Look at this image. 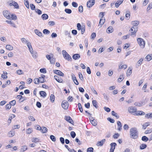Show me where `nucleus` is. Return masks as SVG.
<instances>
[{"label":"nucleus","mask_w":152,"mask_h":152,"mask_svg":"<svg viewBox=\"0 0 152 152\" xmlns=\"http://www.w3.org/2000/svg\"><path fill=\"white\" fill-rule=\"evenodd\" d=\"M70 134L71 137L73 138H75L76 136V134L75 132L73 131H72L71 132Z\"/></svg>","instance_id":"nucleus-63"},{"label":"nucleus","mask_w":152,"mask_h":152,"mask_svg":"<svg viewBox=\"0 0 152 152\" xmlns=\"http://www.w3.org/2000/svg\"><path fill=\"white\" fill-rule=\"evenodd\" d=\"M70 31H65L64 32V34L66 36H68L69 37L71 38V36H70Z\"/></svg>","instance_id":"nucleus-47"},{"label":"nucleus","mask_w":152,"mask_h":152,"mask_svg":"<svg viewBox=\"0 0 152 152\" xmlns=\"http://www.w3.org/2000/svg\"><path fill=\"white\" fill-rule=\"evenodd\" d=\"M145 58L148 61H150L152 59V54H151V56L149 54L148 55L146 56Z\"/></svg>","instance_id":"nucleus-37"},{"label":"nucleus","mask_w":152,"mask_h":152,"mask_svg":"<svg viewBox=\"0 0 152 152\" xmlns=\"http://www.w3.org/2000/svg\"><path fill=\"white\" fill-rule=\"evenodd\" d=\"M112 115L113 116L115 117L117 119H118L119 118V116L118 114L116 113L114 111H112L111 112Z\"/></svg>","instance_id":"nucleus-30"},{"label":"nucleus","mask_w":152,"mask_h":152,"mask_svg":"<svg viewBox=\"0 0 152 152\" xmlns=\"http://www.w3.org/2000/svg\"><path fill=\"white\" fill-rule=\"evenodd\" d=\"M114 31L113 28V27L111 26H110L108 27L107 30V32L108 33H111L113 32Z\"/></svg>","instance_id":"nucleus-22"},{"label":"nucleus","mask_w":152,"mask_h":152,"mask_svg":"<svg viewBox=\"0 0 152 152\" xmlns=\"http://www.w3.org/2000/svg\"><path fill=\"white\" fill-rule=\"evenodd\" d=\"M40 130L42 133H45L47 132L48 129L46 127L44 126L42 127H40Z\"/></svg>","instance_id":"nucleus-21"},{"label":"nucleus","mask_w":152,"mask_h":152,"mask_svg":"<svg viewBox=\"0 0 152 152\" xmlns=\"http://www.w3.org/2000/svg\"><path fill=\"white\" fill-rule=\"evenodd\" d=\"M95 0H89L87 3V6L88 7L90 8L92 7L95 4Z\"/></svg>","instance_id":"nucleus-5"},{"label":"nucleus","mask_w":152,"mask_h":152,"mask_svg":"<svg viewBox=\"0 0 152 152\" xmlns=\"http://www.w3.org/2000/svg\"><path fill=\"white\" fill-rule=\"evenodd\" d=\"M3 13L4 16L7 19H8L10 18V14L8 11L7 10H4L3 11Z\"/></svg>","instance_id":"nucleus-8"},{"label":"nucleus","mask_w":152,"mask_h":152,"mask_svg":"<svg viewBox=\"0 0 152 152\" xmlns=\"http://www.w3.org/2000/svg\"><path fill=\"white\" fill-rule=\"evenodd\" d=\"M128 111L129 113H133L134 115V114H136L137 113V108L135 107H130L128 108Z\"/></svg>","instance_id":"nucleus-4"},{"label":"nucleus","mask_w":152,"mask_h":152,"mask_svg":"<svg viewBox=\"0 0 152 152\" xmlns=\"http://www.w3.org/2000/svg\"><path fill=\"white\" fill-rule=\"evenodd\" d=\"M32 141L33 142L37 143V142H39V139L37 138L34 137L32 139Z\"/></svg>","instance_id":"nucleus-44"},{"label":"nucleus","mask_w":152,"mask_h":152,"mask_svg":"<svg viewBox=\"0 0 152 152\" xmlns=\"http://www.w3.org/2000/svg\"><path fill=\"white\" fill-rule=\"evenodd\" d=\"M80 58V55L78 54H75L73 55L72 58L75 60H77Z\"/></svg>","instance_id":"nucleus-24"},{"label":"nucleus","mask_w":152,"mask_h":152,"mask_svg":"<svg viewBox=\"0 0 152 152\" xmlns=\"http://www.w3.org/2000/svg\"><path fill=\"white\" fill-rule=\"evenodd\" d=\"M90 88L91 90V91L95 94H97V92L96 91V90H95L94 88V87L92 86H91L90 87Z\"/></svg>","instance_id":"nucleus-51"},{"label":"nucleus","mask_w":152,"mask_h":152,"mask_svg":"<svg viewBox=\"0 0 152 152\" xmlns=\"http://www.w3.org/2000/svg\"><path fill=\"white\" fill-rule=\"evenodd\" d=\"M145 117L147 118H152V113H147L145 115Z\"/></svg>","instance_id":"nucleus-59"},{"label":"nucleus","mask_w":152,"mask_h":152,"mask_svg":"<svg viewBox=\"0 0 152 152\" xmlns=\"http://www.w3.org/2000/svg\"><path fill=\"white\" fill-rule=\"evenodd\" d=\"M141 140L142 141L146 142L148 140V138L147 137L144 136L142 137Z\"/></svg>","instance_id":"nucleus-41"},{"label":"nucleus","mask_w":152,"mask_h":152,"mask_svg":"<svg viewBox=\"0 0 152 152\" xmlns=\"http://www.w3.org/2000/svg\"><path fill=\"white\" fill-rule=\"evenodd\" d=\"M53 72L61 76H63L64 75V73L60 70H54L53 71Z\"/></svg>","instance_id":"nucleus-11"},{"label":"nucleus","mask_w":152,"mask_h":152,"mask_svg":"<svg viewBox=\"0 0 152 152\" xmlns=\"http://www.w3.org/2000/svg\"><path fill=\"white\" fill-rule=\"evenodd\" d=\"M27 45L29 49V50L30 52H31L32 51H33L30 42H28L27 43Z\"/></svg>","instance_id":"nucleus-26"},{"label":"nucleus","mask_w":152,"mask_h":152,"mask_svg":"<svg viewBox=\"0 0 152 152\" xmlns=\"http://www.w3.org/2000/svg\"><path fill=\"white\" fill-rule=\"evenodd\" d=\"M54 78L59 83H62L63 81V79L61 77H59L57 75L54 76Z\"/></svg>","instance_id":"nucleus-14"},{"label":"nucleus","mask_w":152,"mask_h":152,"mask_svg":"<svg viewBox=\"0 0 152 152\" xmlns=\"http://www.w3.org/2000/svg\"><path fill=\"white\" fill-rule=\"evenodd\" d=\"M147 147V145L145 144H142L140 146V149H143Z\"/></svg>","instance_id":"nucleus-42"},{"label":"nucleus","mask_w":152,"mask_h":152,"mask_svg":"<svg viewBox=\"0 0 152 152\" xmlns=\"http://www.w3.org/2000/svg\"><path fill=\"white\" fill-rule=\"evenodd\" d=\"M50 98L52 102H53L55 100V96L53 94H51L50 96Z\"/></svg>","instance_id":"nucleus-62"},{"label":"nucleus","mask_w":152,"mask_h":152,"mask_svg":"<svg viewBox=\"0 0 152 152\" xmlns=\"http://www.w3.org/2000/svg\"><path fill=\"white\" fill-rule=\"evenodd\" d=\"M92 104L96 108H98V106L97 105V102L96 100H93L92 101Z\"/></svg>","instance_id":"nucleus-35"},{"label":"nucleus","mask_w":152,"mask_h":152,"mask_svg":"<svg viewBox=\"0 0 152 152\" xmlns=\"http://www.w3.org/2000/svg\"><path fill=\"white\" fill-rule=\"evenodd\" d=\"M9 5L10 6H13L16 9H19V6L18 3L13 1H10V2L9 4Z\"/></svg>","instance_id":"nucleus-6"},{"label":"nucleus","mask_w":152,"mask_h":152,"mask_svg":"<svg viewBox=\"0 0 152 152\" xmlns=\"http://www.w3.org/2000/svg\"><path fill=\"white\" fill-rule=\"evenodd\" d=\"M124 0H118L115 4V6L116 8L118 7L122 3Z\"/></svg>","instance_id":"nucleus-20"},{"label":"nucleus","mask_w":152,"mask_h":152,"mask_svg":"<svg viewBox=\"0 0 152 152\" xmlns=\"http://www.w3.org/2000/svg\"><path fill=\"white\" fill-rule=\"evenodd\" d=\"M132 24L133 25L137 26L139 24V22L138 21H134L132 22Z\"/></svg>","instance_id":"nucleus-33"},{"label":"nucleus","mask_w":152,"mask_h":152,"mask_svg":"<svg viewBox=\"0 0 152 152\" xmlns=\"http://www.w3.org/2000/svg\"><path fill=\"white\" fill-rule=\"evenodd\" d=\"M62 107L65 110L67 109L69 106L68 103L67 101H64L61 104Z\"/></svg>","instance_id":"nucleus-7"},{"label":"nucleus","mask_w":152,"mask_h":152,"mask_svg":"<svg viewBox=\"0 0 152 152\" xmlns=\"http://www.w3.org/2000/svg\"><path fill=\"white\" fill-rule=\"evenodd\" d=\"M150 124L149 122H148L145 123L142 125L143 128L144 129H146V127Z\"/></svg>","instance_id":"nucleus-46"},{"label":"nucleus","mask_w":152,"mask_h":152,"mask_svg":"<svg viewBox=\"0 0 152 152\" xmlns=\"http://www.w3.org/2000/svg\"><path fill=\"white\" fill-rule=\"evenodd\" d=\"M50 139L53 142H55L56 140V138L53 135H51L50 136Z\"/></svg>","instance_id":"nucleus-58"},{"label":"nucleus","mask_w":152,"mask_h":152,"mask_svg":"<svg viewBox=\"0 0 152 152\" xmlns=\"http://www.w3.org/2000/svg\"><path fill=\"white\" fill-rule=\"evenodd\" d=\"M127 67V66L126 64H124V65H123L121 66V67H120V66H119L118 70H119V69H123V68L124 69H126Z\"/></svg>","instance_id":"nucleus-55"},{"label":"nucleus","mask_w":152,"mask_h":152,"mask_svg":"<svg viewBox=\"0 0 152 152\" xmlns=\"http://www.w3.org/2000/svg\"><path fill=\"white\" fill-rule=\"evenodd\" d=\"M39 80V83H43L45 81V79H44L42 77H39L38 78Z\"/></svg>","instance_id":"nucleus-40"},{"label":"nucleus","mask_w":152,"mask_h":152,"mask_svg":"<svg viewBox=\"0 0 152 152\" xmlns=\"http://www.w3.org/2000/svg\"><path fill=\"white\" fill-rule=\"evenodd\" d=\"M64 11L66 13L68 14H70L72 12L71 10L69 9L66 8L65 9Z\"/></svg>","instance_id":"nucleus-52"},{"label":"nucleus","mask_w":152,"mask_h":152,"mask_svg":"<svg viewBox=\"0 0 152 152\" xmlns=\"http://www.w3.org/2000/svg\"><path fill=\"white\" fill-rule=\"evenodd\" d=\"M15 132L13 130H12L8 133V136L10 137H11L14 136L15 135Z\"/></svg>","instance_id":"nucleus-17"},{"label":"nucleus","mask_w":152,"mask_h":152,"mask_svg":"<svg viewBox=\"0 0 152 152\" xmlns=\"http://www.w3.org/2000/svg\"><path fill=\"white\" fill-rule=\"evenodd\" d=\"M137 41L140 47L143 48L145 47V41L141 38H137Z\"/></svg>","instance_id":"nucleus-2"},{"label":"nucleus","mask_w":152,"mask_h":152,"mask_svg":"<svg viewBox=\"0 0 152 152\" xmlns=\"http://www.w3.org/2000/svg\"><path fill=\"white\" fill-rule=\"evenodd\" d=\"M145 114V113L144 112L141 111H137V113L136 114H134V115H142Z\"/></svg>","instance_id":"nucleus-27"},{"label":"nucleus","mask_w":152,"mask_h":152,"mask_svg":"<svg viewBox=\"0 0 152 152\" xmlns=\"http://www.w3.org/2000/svg\"><path fill=\"white\" fill-rule=\"evenodd\" d=\"M105 22V19L104 18H101L100 20L99 25H100L102 27V25L104 24Z\"/></svg>","instance_id":"nucleus-18"},{"label":"nucleus","mask_w":152,"mask_h":152,"mask_svg":"<svg viewBox=\"0 0 152 152\" xmlns=\"http://www.w3.org/2000/svg\"><path fill=\"white\" fill-rule=\"evenodd\" d=\"M43 32L45 34H49L50 33V31L48 30L45 29L43 30Z\"/></svg>","instance_id":"nucleus-45"},{"label":"nucleus","mask_w":152,"mask_h":152,"mask_svg":"<svg viewBox=\"0 0 152 152\" xmlns=\"http://www.w3.org/2000/svg\"><path fill=\"white\" fill-rule=\"evenodd\" d=\"M17 97L18 99H20L19 101L20 102H23L26 100L25 98H24L23 100H22V99L23 98V96L21 95H17Z\"/></svg>","instance_id":"nucleus-32"},{"label":"nucleus","mask_w":152,"mask_h":152,"mask_svg":"<svg viewBox=\"0 0 152 152\" xmlns=\"http://www.w3.org/2000/svg\"><path fill=\"white\" fill-rule=\"evenodd\" d=\"M64 119L70 123L73 124V121L72 118L70 116H65L64 117Z\"/></svg>","instance_id":"nucleus-10"},{"label":"nucleus","mask_w":152,"mask_h":152,"mask_svg":"<svg viewBox=\"0 0 152 152\" xmlns=\"http://www.w3.org/2000/svg\"><path fill=\"white\" fill-rule=\"evenodd\" d=\"M50 61L51 64H54L56 61V59L55 58L52 57L51 58L50 60Z\"/></svg>","instance_id":"nucleus-50"},{"label":"nucleus","mask_w":152,"mask_h":152,"mask_svg":"<svg viewBox=\"0 0 152 152\" xmlns=\"http://www.w3.org/2000/svg\"><path fill=\"white\" fill-rule=\"evenodd\" d=\"M62 54L64 58L68 61L72 60L71 56L68 53L64 50L62 51Z\"/></svg>","instance_id":"nucleus-3"},{"label":"nucleus","mask_w":152,"mask_h":152,"mask_svg":"<svg viewBox=\"0 0 152 152\" xmlns=\"http://www.w3.org/2000/svg\"><path fill=\"white\" fill-rule=\"evenodd\" d=\"M11 107V104H7L6 105V109L7 110H9Z\"/></svg>","instance_id":"nucleus-61"},{"label":"nucleus","mask_w":152,"mask_h":152,"mask_svg":"<svg viewBox=\"0 0 152 152\" xmlns=\"http://www.w3.org/2000/svg\"><path fill=\"white\" fill-rule=\"evenodd\" d=\"M16 102L15 100H13L12 101H11L10 102V104H11V106H13L14 105H15L16 104Z\"/></svg>","instance_id":"nucleus-60"},{"label":"nucleus","mask_w":152,"mask_h":152,"mask_svg":"<svg viewBox=\"0 0 152 152\" xmlns=\"http://www.w3.org/2000/svg\"><path fill=\"white\" fill-rule=\"evenodd\" d=\"M6 49L9 50H11L13 49V47L10 45H7L6 46Z\"/></svg>","instance_id":"nucleus-28"},{"label":"nucleus","mask_w":152,"mask_h":152,"mask_svg":"<svg viewBox=\"0 0 152 152\" xmlns=\"http://www.w3.org/2000/svg\"><path fill=\"white\" fill-rule=\"evenodd\" d=\"M105 139H104L101 140L100 141L98 142L97 144V145L98 146H102L103 144L105 142Z\"/></svg>","instance_id":"nucleus-19"},{"label":"nucleus","mask_w":152,"mask_h":152,"mask_svg":"<svg viewBox=\"0 0 152 152\" xmlns=\"http://www.w3.org/2000/svg\"><path fill=\"white\" fill-rule=\"evenodd\" d=\"M94 148L92 147L88 148L87 149V152H93Z\"/></svg>","instance_id":"nucleus-64"},{"label":"nucleus","mask_w":152,"mask_h":152,"mask_svg":"<svg viewBox=\"0 0 152 152\" xmlns=\"http://www.w3.org/2000/svg\"><path fill=\"white\" fill-rule=\"evenodd\" d=\"M21 149L23 151H25L27 149V147L26 145H24L21 147Z\"/></svg>","instance_id":"nucleus-53"},{"label":"nucleus","mask_w":152,"mask_h":152,"mask_svg":"<svg viewBox=\"0 0 152 152\" xmlns=\"http://www.w3.org/2000/svg\"><path fill=\"white\" fill-rule=\"evenodd\" d=\"M90 122L93 126H96L97 125V123L95 120V119H93V120H92Z\"/></svg>","instance_id":"nucleus-48"},{"label":"nucleus","mask_w":152,"mask_h":152,"mask_svg":"<svg viewBox=\"0 0 152 152\" xmlns=\"http://www.w3.org/2000/svg\"><path fill=\"white\" fill-rule=\"evenodd\" d=\"M152 8V2L149 4L146 9L147 11L148 12Z\"/></svg>","instance_id":"nucleus-39"},{"label":"nucleus","mask_w":152,"mask_h":152,"mask_svg":"<svg viewBox=\"0 0 152 152\" xmlns=\"http://www.w3.org/2000/svg\"><path fill=\"white\" fill-rule=\"evenodd\" d=\"M81 30V33L82 34H83L85 32V26H82Z\"/></svg>","instance_id":"nucleus-57"},{"label":"nucleus","mask_w":152,"mask_h":152,"mask_svg":"<svg viewBox=\"0 0 152 152\" xmlns=\"http://www.w3.org/2000/svg\"><path fill=\"white\" fill-rule=\"evenodd\" d=\"M111 148L110 149V152H113L115 148V146L117 145L115 142H112L110 144Z\"/></svg>","instance_id":"nucleus-9"},{"label":"nucleus","mask_w":152,"mask_h":152,"mask_svg":"<svg viewBox=\"0 0 152 152\" xmlns=\"http://www.w3.org/2000/svg\"><path fill=\"white\" fill-rule=\"evenodd\" d=\"M30 53L32 54V56L34 58H37V54L36 51H32Z\"/></svg>","instance_id":"nucleus-25"},{"label":"nucleus","mask_w":152,"mask_h":152,"mask_svg":"<svg viewBox=\"0 0 152 152\" xmlns=\"http://www.w3.org/2000/svg\"><path fill=\"white\" fill-rule=\"evenodd\" d=\"M10 18L8 19H12L14 20H16L17 19V17L13 14H12L11 16L10 15Z\"/></svg>","instance_id":"nucleus-29"},{"label":"nucleus","mask_w":152,"mask_h":152,"mask_svg":"<svg viewBox=\"0 0 152 152\" xmlns=\"http://www.w3.org/2000/svg\"><path fill=\"white\" fill-rule=\"evenodd\" d=\"M131 28H132V29H134V31L133 32H131V35H135L136 34L138 28L137 26L133 25V26Z\"/></svg>","instance_id":"nucleus-13"},{"label":"nucleus","mask_w":152,"mask_h":152,"mask_svg":"<svg viewBox=\"0 0 152 152\" xmlns=\"http://www.w3.org/2000/svg\"><path fill=\"white\" fill-rule=\"evenodd\" d=\"M143 60V59L142 58H140L137 62V63L136 64V67L137 68L139 67L141 65Z\"/></svg>","instance_id":"nucleus-15"},{"label":"nucleus","mask_w":152,"mask_h":152,"mask_svg":"<svg viewBox=\"0 0 152 152\" xmlns=\"http://www.w3.org/2000/svg\"><path fill=\"white\" fill-rule=\"evenodd\" d=\"M42 18L43 20H46L48 18V16L46 14H44L42 15Z\"/></svg>","instance_id":"nucleus-43"},{"label":"nucleus","mask_w":152,"mask_h":152,"mask_svg":"<svg viewBox=\"0 0 152 152\" xmlns=\"http://www.w3.org/2000/svg\"><path fill=\"white\" fill-rule=\"evenodd\" d=\"M124 79V77L123 75H120L118 79V82H121Z\"/></svg>","instance_id":"nucleus-38"},{"label":"nucleus","mask_w":152,"mask_h":152,"mask_svg":"<svg viewBox=\"0 0 152 152\" xmlns=\"http://www.w3.org/2000/svg\"><path fill=\"white\" fill-rule=\"evenodd\" d=\"M132 69H130L129 70V68L127 70V72L126 73V75L128 76H130L132 74Z\"/></svg>","instance_id":"nucleus-56"},{"label":"nucleus","mask_w":152,"mask_h":152,"mask_svg":"<svg viewBox=\"0 0 152 152\" xmlns=\"http://www.w3.org/2000/svg\"><path fill=\"white\" fill-rule=\"evenodd\" d=\"M34 32L35 34L39 37H43L42 33L41 32H40L38 30L35 29L34 30Z\"/></svg>","instance_id":"nucleus-16"},{"label":"nucleus","mask_w":152,"mask_h":152,"mask_svg":"<svg viewBox=\"0 0 152 152\" xmlns=\"http://www.w3.org/2000/svg\"><path fill=\"white\" fill-rule=\"evenodd\" d=\"M78 105L79 109L80 111L82 113L83 111V110L81 104L80 103H78Z\"/></svg>","instance_id":"nucleus-54"},{"label":"nucleus","mask_w":152,"mask_h":152,"mask_svg":"<svg viewBox=\"0 0 152 152\" xmlns=\"http://www.w3.org/2000/svg\"><path fill=\"white\" fill-rule=\"evenodd\" d=\"M16 73L19 75H22L23 74V71L21 69H18L16 72Z\"/></svg>","instance_id":"nucleus-49"},{"label":"nucleus","mask_w":152,"mask_h":152,"mask_svg":"<svg viewBox=\"0 0 152 152\" xmlns=\"http://www.w3.org/2000/svg\"><path fill=\"white\" fill-rule=\"evenodd\" d=\"M6 22L10 24L11 26H13L14 27L16 28V26L15 25V24L13 22L11 21L10 20H7L6 21Z\"/></svg>","instance_id":"nucleus-31"},{"label":"nucleus","mask_w":152,"mask_h":152,"mask_svg":"<svg viewBox=\"0 0 152 152\" xmlns=\"http://www.w3.org/2000/svg\"><path fill=\"white\" fill-rule=\"evenodd\" d=\"M117 124L118 126V130L120 131H121L122 129V124L121 122L119 121H117Z\"/></svg>","instance_id":"nucleus-23"},{"label":"nucleus","mask_w":152,"mask_h":152,"mask_svg":"<svg viewBox=\"0 0 152 152\" xmlns=\"http://www.w3.org/2000/svg\"><path fill=\"white\" fill-rule=\"evenodd\" d=\"M130 137L134 139H137L138 137L137 129L136 127H132L130 129L129 131Z\"/></svg>","instance_id":"nucleus-1"},{"label":"nucleus","mask_w":152,"mask_h":152,"mask_svg":"<svg viewBox=\"0 0 152 152\" xmlns=\"http://www.w3.org/2000/svg\"><path fill=\"white\" fill-rule=\"evenodd\" d=\"M71 76L72 79L73 81L75 83L76 85H78L79 84V83L78 82L77 80L76 79V77L75 76V75L73 74H72Z\"/></svg>","instance_id":"nucleus-12"},{"label":"nucleus","mask_w":152,"mask_h":152,"mask_svg":"<svg viewBox=\"0 0 152 152\" xmlns=\"http://www.w3.org/2000/svg\"><path fill=\"white\" fill-rule=\"evenodd\" d=\"M39 94L41 96L43 97H45L46 96V93L44 91H40Z\"/></svg>","instance_id":"nucleus-34"},{"label":"nucleus","mask_w":152,"mask_h":152,"mask_svg":"<svg viewBox=\"0 0 152 152\" xmlns=\"http://www.w3.org/2000/svg\"><path fill=\"white\" fill-rule=\"evenodd\" d=\"M25 6L28 9L29 8V4L28 0H24Z\"/></svg>","instance_id":"nucleus-36"}]
</instances>
